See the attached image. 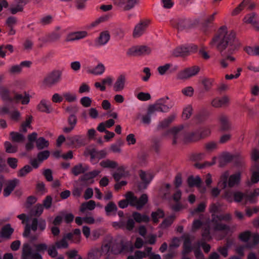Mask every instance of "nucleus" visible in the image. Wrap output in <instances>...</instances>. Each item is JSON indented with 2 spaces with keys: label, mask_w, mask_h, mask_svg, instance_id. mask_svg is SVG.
<instances>
[{
  "label": "nucleus",
  "mask_w": 259,
  "mask_h": 259,
  "mask_svg": "<svg viewBox=\"0 0 259 259\" xmlns=\"http://www.w3.org/2000/svg\"><path fill=\"white\" fill-rule=\"evenodd\" d=\"M211 44L215 45L221 52L228 47V53L231 54L237 48L236 34L233 31H228L226 26H222L219 28L217 34L213 38Z\"/></svg>",
  "instance_id": "obj_1"
},
{
  "label": "nucleus",
  "mask_w": 259,
  "mask_h": 259,
  "mask_svg": "<svg viewBox=\"0 0 259 259\" xmlns=\"http://www.w3.org/2000/svg\"><path fill=\"white\" fill-rule=\"evenodd\" d=\"M240 180L241 173L240 172H236L230 176L229 171L226 170L221 176L218 185L220 186L222 189H224L227 187L231 188L238 186L240 184Z\"/></svg>",
  "instance_id": "obj_2"
},
{
  "label": "nucleus",
  "mask_w": 259,
  "mask_h": 259,
  "mask_svg": "<svg viewBox=\"0 0 259 259\" xmlns=\"http://www.w3.org/2000/svg\"><path fill=\"white\" fill-rule=\"evenodd\" d=\"M251 159L255 163L251 167L252 176L251 177V182L248 183V185L256 183L259 181V165L257 160L259 159V150L257 148L252 149L251 153Z\"/></svg>",
  "instance_id": "obj_3"
},
{
  "label": "nucleus",
  "mask_w": 259,
  "mask_h": 259,
  "mask_svg": "<svg viewBox=\"0 0 259 259\" xmlns=\"http://www.w3.org/2000/svg\"><path fill=\"white\" fill-rule=\"evenodd\" d=\"M184 128L183 125L172 127L163 133L162 136L165 137L169 134H170L172 135V145L174 146L176 145L178 143L177 140L181 137Z\"/></svg>",
  "instance_id": "obj_4"
},
{
  "label": "nucleus",
  "mask_w": 259,
  "mask_h": 259,
  "mask_svg": "<svg viewBox=\"0 0 259 259\" xmlns=\"http://www.w3.org/2000/svg\"><path fill=\"white\" fill-rule=\"evenodd\" d=\"M199 71L200 68L197 66L187 68L179 72L177 77L179 79H186L196 75Z\"/></svg>",
  "instance_id": "obj_5"
},
{
  "label": "nucleus",
  "mask_w": 259,
  "mask_h": 259,
  "mask_svg": "<svg viewBox=\"0 0 259 259\" xmlns=\"http://www.w3.org/2000/svg\"><path fill=\"white\" fill-rule=\"evenodd\" d=\"M61 75V72L60 71H54L44 79L43 82L47 86H52L59 81Z\"/></svg>",
  "instance_id": "obj_6"
},
{
  "label": "nucleus",
  "mask_w": 259,
  "mask_h": 259,
  "mask_svg": "<svg viewBox=\"0 0 259 259\" xmlns=\"http://www.w3.org/2000/svg\"><path fill=\"white\" fill-rule=\"evenodd\" d=\"M199 23V20L198 18H193L188 21H182L178 23V29L181 31L188 28H193L197 26Z\"/></svg>",
  "instance_id": "obj_7"
},
{
  "label": "nucleus",
  "mask_w": 259,
  "mask_h": 259,
  "mask_svg": "<svg viewBox=\"0 0 259 259\" xmlns=\"http://www.w3.org/2000/svg\"><path fill=\"white\" fill-rule=\"evenodd\" d=\"M151 52L150 48L146 46H141L138 47H133L130 49L127 54L130 55L136 56L142 55L143 54H149Z\"/></svg>",
  "instance_id": "obj_8"
},
{
  "label": "nucleus",
  "mask_w": 259,
  "mask_h": 259,
  "mask_svg": "<svg viewBox=\"0 0 259 259\" xmlns=\"http://www.w3.org/2000/svg\"><path fill=\"white\" fill-rule=\"evenodd\" d=\"M200 140V136L199 135V130L189 132L185 134L183 140L185 144L195 142Z\"/></svg>",
  "instance_id": "obj_9"
},
{
  "label": "nucleus",
  "mask_w": 259,
  "mask_h": 259,
  "mask_svg": "<svg viewBox=\"0 0 259 259\" xmlns=\"http://www.w3.org/2000/svg\"><path fill=\"white\" fill-rule=\"evenodd\" d=\"M234 158V155L228 152H224L218 157L219 166L223 167L231 162Z\"/></svg>",
  "instance_id": "obj_10"
},
{
  "label": "nucleus",
  "mask_w": 259,
  "mask_h": 259,
  "mask_svg": "<svg viewBox=\"0 0 259 259\" xmlns=\"http://www.w3.org/2000/svg\"><path fill=\"white\" fill-rule=\"evenodd\" d=\"M149 21H142L138 24L135 27L133 35L134 37H139L142 35L146 27L148 25Z\"/></svg>",
  "instance_id": "obj_11"
},
{
  "label": "nucleus",
  "mask_w": 259,
  "mask_h": 259,
  "mask_svg": "<svg viewBox=\"0 0 259 259\" xmlns=\"http://www.w3.org/2000/svg\"><path fill=\"white\" fill-rule=\"evenodd\" d=\"M14 232V229L9 224H6L3 226L0 231V237L6 239H9Z\"/></svg>",
  "instance_id": "obj_12"
},
{
  "label": "nucleus",
  "mask_w": 259,
  "mask_h": 259,
  "mask_svg": "<svg viewBox=\"0 0 259 259\" xmlns=\"http://www.w3.org/2000/svg\"><path fill=\"white\" fill-rule=\"evenodd\" d=\"M137 3V0H115V4L119 7L126 4L123 8L125 11H128L132 9Z\"/></svg>",
  "instance_id": "obj_13"
},
{
  "label": "nucleus",
  "mask_w": 259,
  "mask_h": 259,
  "mask_svg": "<svg viewBox=\"0 0 259 259\" xmlns=\"http://www.w3.org/2000/svg\"><path fill=\"white\" fill-rule=\"evenodd\" d=\"M185 239L183 244V249L182 251L183 255H186L191 252L192 247L191 246V241L190 237L189 235H185L184 236Z\"/></svg>",
  "instance_id": "obj_14"
},
{
  "label": "nucleus",
  "mask_w": 259,
  "mask_h": 259,
  "mask_svg": "<svg viewBox=\"0 0 259 259\" xmlns=\"http://www.w3.org/2000/svg\"><path fill=\"white\" fill-rule=\"evenodd\" d=\"M32 254V248L30 245L28 243H24L22 246L21 258L29 259Z\"/></svg>",
  "instance_id": "obj_15"
},
{
  "label": "nucleus",
  "mask_w": 259,
  "mask_h": 259,
  "mask_svg": "<svg viewBox=\"0 0 259 259\" xmlns=\"http://www.w3.org/2000/svg\"><path fill=\"white\" fill-rule=\"evenodd\" d=\"M187 183L189 187L190 188L194 186L199 188L202 183V181L199 176L194 177L193 176H190L187 179Z\"/></svg>",
  "instance_id": "obj_16"
},
{
  "label": "nucleus",
  "mask_w": 259,
  "mask_h": 259,
  "mask_svg": "<svg viewBox=\"0 0 259 259\" xmlns=\"http://www.w3.org/2000/svg\"><path fill=\"white\" fill-rule=\"evenodd\" d=\"M189 53L188 48L186 47H179L176 48L172 52V55L176 57H185Z\"/></svg>",
  "instance_id": "obj_17"
},
{
  "label": "nucleus",
  "mask_w": 259,
  "mask_h": 259,
  "mask_svg": "<svg viewBox=\"0 0 259 259\" xmlns=\"http://www.w3.org/2000/svg\"><path fill=\"white\" fill-rule=\"evenodd\" d=\"M88 170L89 167L88 166L83 167L81 163H79L73 166L72 168L71 171L75 176H77L81 174H84Z\"/></svg>",
  "instance_id": "obj_18"
},
{
  "label": "nucleus",
  "mask_w": 259,
  "mask_h": 259,
  "mask_svg": "<svg viewBox=\"0 0 259 259\" xmlns=\"http://www.w3.org/2000/svg\"><path fill=\"white\" fill-rule=\"evenodd\" d=\"M18 183L19 181L16 179L9 181L8 186L4 190V195L5 196H9Z\"/></svg>",
  "instance_id": "obj_19"
},
{
  "label": "nucleus",
  "mask_w": 259,
  "mask_h": 259,
  "mask_svg": "<svg viewBox=\"0 0 259 259\" xmlns=\"http://www.w3.org/2000/svg\"><path fill=\"white\" fill-rule=\"evenodd\" d=\"M100 172V171L99 170H94L92 171L85 173L80 177L79 181L81 182L89 181L95 178L99 174Z\"/></svg>",
  "instance_id": "obj_20"
},
{
  "label": "nucleus",
  "mask_w": 259,
  "mask_h": 259,
  "mask_svg": "<svg viewBox=\"0 0 259 259\" xmlns=\"http://www.w3.org/2000/svg\"><path fill=\"white\" fill-rule=\"evenodd\" d=\"M248 19L245 17L244 19V22L247 24H251L254 27L256 28L257 30L259 29L258 27L257 21L255 20L257 17L256 14L254 13H252L249 15Z\"/></svg>",
  "instance_id": "obj_21"
},
{
  "label": "nucleus",
  "mask_w": 259,
  "mask_h": 259,
  "mask_svg": "<svg viewBox=\"0 0 259 259\" xmlns=\"http://www.w3.org/2000/svg\"><path fill=\"white\" fill-rule=\"evenodd\" d=\"M221 123V130L223 132H226L230 130L231 126L227 117L224 115H222L220 117Z\"/></svg>",
  "instance_id": "obj_22"
},
{
  "label": "nucleus",
  "mask_w": 259,
  "mask_h": 259,
  "mask_svg": "<svg viewBox=\"0 0 259 259\" xmlns=\"http://www.w3.org/2000/svg\"><path fill=\"white\" fill-rule=\"evenodd\" d=\"M125 76L120 75L114 84V88L116 91L122 90L124 88L125 83Z\"/></svg>",
  "instance_id": "obj_23"
},
{
  "label": "nucleus",
  "mask_w": 259,
  "mask_h": 259,
  "mask_svg": "<svg viewBox=\"0 0 259 259\" xmlns=\"http://www.w3.org/2000/svg\"><path fill=\"white\" fill-rule=\"evenodd\" d=\"M125 197L131 206H136V202H137V197L134 195L133 192L131 191L127 192L125 194Z\"/></svg>",
  "instance_id": "obj_24"
},
{
  "label": "nucleus",
  "mask_w": 259,
  "mask_h": 259,
  "mask_svg": "<svg viewBox=\"0 0 259 259\" xmlns=\"http://www.w3.org/2000/svg\"><path fill=\"white\" fill-rule=\"evenodd\" d=\"M148 196L146 194H142L139 199H137L136 207L137 209L140 210L147 203Z\"/></svg>",
  "instance_id": "obj_25"
},
{
  "label": "nucleus",
  "mask_w": 259,
  "mask_h": 259,
  "mask_svg": "<svg viewBox=\"0 0 259 259\" xmlns=\"http://www.w3.org/2000/svg\"><path fill=\"white\" fill-rule=\"evenodd\" d=\"M133 217L134 220L138 223L148 222L149 217L147 215H141L139 212H134L133 213Z\"/></svg>",
  "instance_id": "obj_26"
},
{
  "label": "nucleus",
  "mask_w": 259,
  "mask_h": 259,
  "mask_svg": "<svg viewBox=\"0 0 259 259\" xmlns=\"http://www.w3.org/2000/svg\"><path fill=\"white\" fill-rule=\"evenodd\" d=\"M228 102L229 98L226 96H224L219 100L213 99L211 101V105L215 108H219L223 105L227 103Z\"/></svg>",
  "instance_id": "obj_27"
},
{
  "label": "nucleus",
  "mask_w": 259,
  "mask_h": 259,
  "mask_svg": "<svg viewBox=\"0 0 259 259\" xmlns=\"http://www.w3.org/2000/svg\"><path fill=\"white\" fill-rule=\"evenodd\" d=\"M95 202L94 200H90L87 202H84L81 204L80 208V211L83 212L87 209L92 210L95 208Z\"/></svg>",
  "instance_id": "obj_28"
},
{
  "label": "nucleus",
  "mask_w": 259,
  "mask_h": 259,
  "mask_svg": "<svg viewBox=\"0 0 259 259\" xmlns=\"http://www.w3.org/2000/svg\"><path fill=\"white\" fill-rule=\"evenodd\" d=\"M12 141L14 142L20 143L22 142L25 140L24 136L19 133L12 132L10 133Z\"/></svg>",
  "instance_id": "obj_29"
},
{
  "label": "nucleus",
  "mask_w": 259,
  "mask_h": 259,
  "mask_svg": "<svg viewBox=\"0 0 259 259\" xmlns=\"http://www.w3.org/2000/svg\"><path fill=\"white\" fill-rule=\"evenodd\" d=\"M44 207L41 204H37L32 209L30 210L31 215L39 217L42 213Z\"/></svg>",
  "instance_id": "obj_30"
},
{
  "label": "nucleus",
  "mask_w": 259,
  "mask_h": 259,
  "mask_svg": "<svg viewBox=\"0 0 259 259\" xmlns=\"http://www.w3.org/2000/svg\"><path fill=\"white\" fill-rule=\"evenodd\" d=\"M110 39V35L107 31H103L100 33L98 38V43L100 45L105 44Z\"/></svg>",
  "instance_id": "obj_31"
},
{
  "label": "nucleus",
  "mask_w": 259,
  "mask_h": 259,
  "mask_svg": "<svg viewBox=\"0 0 259 259\" xmlns=\"http://www.w3.org/2000/svg\"><path fill=\"white\" fill-rule=\"evenodd\" d=\"M49 142L43 137L39 138L36 141V146L38 150H41L49 146Z\"/></svg>",
  "instance_id": "obj_32"
},
{
  "label": "nucleus",
  "mask_w": 259,
  "mask_h": 259,
  "mask_svg": "<svg viewBox=\"0 0 259 259\" xmlns=\"http://www.w3.org/2000/svg\"><path fill=\"white\" fill-rule=\"evenodd\" d=\"M175 118V116L172 115L168 118L161 122L157 126L158 130H162L167 127Z\"/></svg>",
  "instance_id": "obj_33"
},
{
  "label": "nucleus",
  "mask_w": 259,
  "mask_h": 259,
  "mask_svg": "<svg viewBox=\"0 0 259 259\" xmlns=\"http://www.w3.org/2000/svg\"><path fill=\"white\" fill-rule=\"evenodd\" d=\"M139 175L143 182L146 183V184H149L153 178L151 174L147 175L145 171L142 170L140 171Z\"/></svg>",
  "instance_id": "obj_34"
},
{
  "label": "nucleus",
  "mask_w": 259,
  "mask_h": 259,
  "mask_svg": "<svg viewBox=\"0 0 259 259\" xmlns=\"http://www.w3.org/2000/svg\"><path fill=\"white\" fill-rule=\"evenodd\" d=\"M244 51L247 54L251 56L259 55V46L254 47H246L244 48Z\"/></svg>",
  "instance_id": "obj_35"
},
{
  "label": "nucleus",
  "mask_w": 259,
  "mask_h": 259,
  "mask_svg": "<svg viewBox=\"0 0 259 259\" xmlns=\"http://www.w3.org/2000/svg\"><path fill=\"white\" fill-rule=\"evenodd\" d=\"M100 165L104 168H114L117 167V163L109 159L103 160L100 163Z\"/></svg>",
  "instance_id": "obj_36"
},
{
  "label": "nucleus",
  "mask_w": 259,
  "mask_h": 259,
  "mask_svg": "<svg viewBox=\"0 0 259 259\" xmlns=\"http://www.w3.org/2000/svg\"><path fill=\"white\" fill-rule=\"evenodd\" d=\"M6 152L8 153H15L18 150L17 145H13L10 142L6 141L4 144Z\"/></svg>",
  "instance_id": "obj_37"
},
{
  "label": "nucleus",
  "mask_w": 259,
  "mask_h": 259,
  "mask_svg": "<svg viewBox=\"0 0 259 259\" xmlns=\"http://www.w3.org/2000/svg\"><path fill=\"white\" fill-rule=\"evenodd\" d=\"M151 217L153 222L155 223L158 222V219L157 217L159 218H163L164 217V213L163 211L161 209H158L155 212H152L151 213Z\"/></svg>",
  "instance_id": "obj_38"
},
{
  "label": "nucleus",
  "mask_w": 259,
  "mask_h": 259,
  "mask_svg": "<svg viewBox=\"0 0 259 259\" xmlns=\"http://www.w3.org/2000/svg\"><path fill=\"white\" fill-rule=\"evenodd\" d=\"M102 255V253L99 248L92 249L88 253L89 259H99Z\"/></svg>",
  "instance_id": "obj_39"
},
{
  "label": "nucleus",
  "mask_w": 259,
  "mask_h": 259,
  "mask_svg": "<svg viewBox=\"0 0 259 259\" xmlns=\"http://www.w3.org/2000/svg\"><path fill=\"white\" fill-rule=\"evenodd\" d=\"M1 96L4 101H12V99L9 96V92L8 89L4 87H1L0 89Z\"/></svg>",
  "instance_id": "obj_40"
},
{
  "label": "nucleus",
  "mask_w": 259,
  "mask_h": 259,
  "mask_svg": "<svg viewBox=\"0 0 259 259\" xmlns=\"http://www.w3.org/2000/svg\"><path fill=\"white\" fill-rule=\"evenodd\" d=\"M117 170L118 172H115L113 175V177L115 180L118 182L124 176V167L122 166H119L118 167Z\"/></svg>",
  "instance_id": "obj_41"
},
{
  "label": "nucleus",
  "mask_w": 259,
  "mask_h": 259,
  "mask_svg": "<svg viewBox=\"0 0 259 259\" xmlns=\"http://www.w3.org/2000/svg\"><path fill=\"white\" fill-rule=\"evenodd\" d=\"M111 245L112 240H109L108 241L105 242L102 246L101 249L100 250V251L102 253V255L103 254H106L110 251V250L111 251Z\"/></svg>",
  "instance_id": "obj_42"
},
{
  "label": "nucleus",
  "mask_w": 259,
  "mask_h": 259,
  "mask_svg": "<svg viewBox=\"0 0 259 259\" xmlns=\"http://www.w3.org/2000/svg\"><path fill=\"white\" fill-rule=\"evenodd\" d=\"M156 111H163L160 105L158 104L150 105L148 107L147 113L151 115Z\"/></svg>",
  "instance_id": "obj_43"
},
{
  "label": "nucleus",
  "mask_w": 259,
  "mask_h": 259,
  "mask_svg": "<svg viewBox=\"0 0 259 259\" xmlns=\"http://www.w3.org/2000/svg\"><path fill=\"white\" fill-rule=\"evenodd\" d=\"M175 216L174 215H170L166 219H165L163 221L161 224V227L162 228H165L168 226H169L174 220H175Z\"/></svg>",
  "instance_id": "obj_44"
},
{
  "label": "nucleus",
  "mask_w": 259,
  "mask_h": 259,
  "mask_svg": "<svg viewBox=\"0 0 259 259\" xmlns=\"http://www.w3.org/2000/svg\"><path fill=\"white\" fill-rule=\"evenodd\" d=\"M209 115V113L207 111H203L199 112L195 116V119L199 122H202Z\"/></svg>",
  "instance_id": "obj_45"
},
{
  "label": "nucleus",
  "mask_w": 259,
  "mask_h": 259,
  "mask_svg": "<svg viewBox=\"0 0 259 259\" xmlns=\"http://www.w3.org/2000/svg\"><path fill=\"white\" fill-rule=\"evenodd\" d=\"M217 13H214L211 15L209 16L202 23V27L206 30V28L209 26V25L212 23L214 19V16Z\"/></svg>",
  "instance_id": "obj_46"
},
{
  "label": "nucleus",
  "mask_w": 259,
  "mask_h": 259,
  "mask_svg": "<svg viewBox=\"0 0 259 259\" xmlns=\"http://www.w3.org/2000/svg\"><path fill=\"white\" fill-rule=\"evenodd\" d=\"M202 236L204 240L209 241L211 239L210 235V227L207 226L206 227L203 229Z\"/></svg>",
  "instance_id": "obj_47"
},
{
  "label": "nucleus",
  "mask_w": 259,
  "mask_h": 259,
  "mask_svg": "<svg viewBox=\"0 0 259 259\" xmlns=\"http://www.w3.org/2000/svg\"><path fill=\"white\" fill-rule=\"evenodd\" d=\"M105 210L107 213H109L113 211H116L117 207L113 202L110 201L105 206Z\"/></svg>",
  "instance_id": "obj_48"
},
{
  "label": "nucleus",
  "mask_w": 259,
  "mask_h": 259,
  "mask_svg": "<svg viewBox=\"0 0 259 259\" xmlns=\"http://www.w3.org/2000/svg\"><path fill=\"white\" fill-rule=\"evenodd\" d=\"M193 108L191 105L186 107L183 110L182 116L185 119H189L192 114Z\"/></svg>",
  "instance_id": "obj_49"
},
{
  "label": "nucleus",
  "mask_w": 259,
  "mask_h": 259,
  "mask_svg": "<svg viewBox=\"0 0 259 259\" xmlns=\"http://www.w3.org/2000/svg\"><path fill=\"white\" fill-rule=\"evenodd\" d=\"M230 229V227L226 225L223 224L221 223H219L215 224L213 227V230L215 231H229Z\"/></svg>",
  "instance_id": "obj_50"
},
{
  "label": "nucleus",
  "mask_w": 259,
  "mask_h": 259,
  "mask_svg": "<svg viewBox=\"0 0 259 259\" xmlns=\"http://www.w3.org/2000/svg\"><path fill=\"white\" fill-rule=\"evenodd\" d=\"M104 70L105 67L104 65L102 64H98L94 70L90 71V72L96 75H98L102 74Z\"/></svg>",
  "instance_id": "obj_51"
},
{
  "label": "nucleus",
  "mask_w": 259,
  "mask_h": 259,
  "mask_svg": "<svg viewBox=\"0 0 259 259\" xmlns=\"http://www.w3.org/2000/svg\"><path fill=\"white\" fill-rule=\"evenodd\" d=\"M250 237L251 233L249 231L243 232L240 233L239 236V239L244 242H247L249 238H250Z\"/></svg>",
  "instance_id": "obj_52"
},
{
  "label": "nucleus",
  "mask_w": 259,
  "mask_h": 259,
  "mask_svg": "<svg viewBox=\"0 0 259 259\" xmlns=\"http://www.w3.org/2000/svg\"><path fill=\"white\" fill-rule=\"evenodd\" d=\"M50 155V152L48 150H45L40 152L37 154V159L38 161L41 162L43 160L47 159Z\"/></svg>",
  "instance_id": "obj_53"
},
{
  "label": "nucleus",
  "mask_w": 259,
  "mask_h": 259,
  "mask_svg": "<svg viewBox=\"0 0 259 259\" xmlns=\"http://www.w3.org/2000/svg\"><path fill=\"white\" fill-rule=\"evenodd\" d=\"M32 170V167L29 165L24 166L22 168L20 169L18 174L19 177H24L27 174L30 172Z\"/></svg>",
  "instance_id": "obj_54"
},
{
  "label": "nucleus",
  "mask_w": 259,
  "mask_h": 259,
  "mask_svg": "<svg viewBox=\"0 0 259 259\" xmlns=\"http://www.w3.org/2000/svg\"><path fill=\"white\" fill-rule=\"evenodd\" d=\"M120 245V249H116L114 248V245H113L111 248V252L115 254H118L120 253L121 252H122L126 249V246L123 244L122 241H121Z\"/></svg>",
  "instance_id": "obj_55"
},
{
  "label": "nucleus",
  "mask_w": 259,
  "mask_h": 259,
  "mask_svg": "<svg viewBox=\"0 0 259 259\" xmlns=\"http://www.w3.org/2000/svg\"><path fill=\"white\" fill-rule=\"evenodd\" d=\"M234 200L236 202H240L242 200L244 197H245V194L240 191H237L233 193Z\"/></svg>",
  "instance_id": "obj_56"
},
{
  "label": "nucleus",
  "mask_w": 259,
  "mask_h": 259,
  "mask_svg": "<svg viewBox=\"0 0 259 259\" xmlns=\"http://www.w3.org/2000/svg\"><path fill=\"white\" fill-rule=\"evenodd\" d=\"M37 200V198L33 196H30L27 197L25 204V206L27 208H30L31 206L34 204Z\"/></svg>",
  "instance_id": "obj_57"
},
{
  "label": "nucleus",
  "mask_w": 259,
  "mask_h": 259,
  "mask_svg": "<svg viewBox=\"0 0 259 259\" xmlns=\"http://www.w3.org/2000/svg\"><path fill=\"white\" fill-rule=\"evenodd\" d=\"M55 246L58 248H66L68 246V244L65 240V238H62L60 241L55 243Z\"/></svg>",
  "instance_id": "obj_58"
},
{
  "label": "nucleus",
  "mask_w": 259,
  "mask_h": 259,
  "mask_svg": "<svg viewBox=\"0 0 259 259\" xmlns=\"http://www.w3.org/2000/svg\"><path fill=\"white\" fill-rule=\"evenodd\" d=\"M38 109L42 112H46L47 113H50V109L49 106H48L44 101L40 102V104L38 105Z\"/></svg>",
  "instance_id": "obj_59"
},
{
  "label": "nucleus",
  "mask_w": 259,
  "mask_h": 259,
  "mask_svg": "<svg viewBox=\"0 0 259 259\" xmlns=\"http://www.w3.org/2000/svg\"><path fill=\"white\" fill-rule=\"evenodd\" d=\"M251 242L248 244L247 246L249 247H252L257 244L259 242V235L257 233L254 234L251 237Z\"/></svg>",
  "instance_id": "obj_60"
},
{
  "label": "nucleus",
  "mask_w": 259,
  "mask_h": 259,
  "mask_svg": "<svg viewBox=\"0 0 259 259\" xmlns=\"http://www.w3.org/2000/svg\"><path fill=\"white\" fill-rule=\"evenodd\" d=\"M202 83L203 85L204 89L206 91H208L211 87L212 82L211 80L207 78L203 79Z\"/></svg>",
  "instance_id": "obj_61"
},
{
  "label": "nucleus",
  "mask_w": 259,
  "mask_h": 259,
  "mask_svg": "<svg viewBox=\"0 0 259 259\" xmlns=\"http://www.w3.org/2000/svg\"><path fill=\"white\" fill-rule=\"evenodd\" d=\"M234 158L236 159L235 161V164L238 166H242L244 164L243 161V158L240 155V154L238 153L234 155Z\"/></svg>",
  "instance_id": "obj_62"
},
{
  "label": "nucleus",
  "mask_w": 259,
  "mask_h": 259,
  "mask_svg": "<svg viewBox=\"0 0 259 259\" xmlns=\"http://www.w3.org/2000/svg\"><path fill=\"white\" fill-rule=\"evenodd\" d=\"M137 98L139 100L141 101H147L150 99L151 96L149 93L140 92L138 94Z\"/></svg>",
  "instance_id": "obj_63"
},
{
  "label": "nucleus",
  "mask_w": 259,
  "mask_h": 259,
  "mask_svg": "<svg viewBox=\"0 0 259 259\" xmlns=\"http://www.w3.org/2000/svg\"><path fill=\"white\" fill-rule=\"evenodd\" d=\"M217 147V144L214 142H210L208 143H207L205 145V149L207 151L211 152L212 150L215 149Z\"/></svg>",
  "instance_id": "obj_64"
}]
</instances>
